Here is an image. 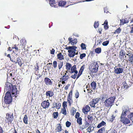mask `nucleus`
I'll return each instance as SVG.
<instances>
[{
  "mask_svg": "<svg viewBox=\"0 0 133 133\" xmlns=\"http://www.w3.org/2000/svg\"><path fill=\"white\" fill-rule=\"evenodd\" d=\"M103 25H104V28L105 30H107L108 29L109 26L107 20H106L105 21L104 24Z\"/></svg>",
  "mask_w": 133,
  "mask_h": 133,
  "instance_id": "nucleus-28",
  "label": "nucleus"
},
{
  "mask_svg": "<svg viewBox=\"0 0 133 133\" xmlns=\"http://www.w3.org/2000/svg\"><path fill=\"white\" fill-rule=\"evenodd\" d=\"M7 82L5 84V87L6 89L10 91L11 93L13 96H16L17 94V90L15 85H13L12 82Z\"/></svg>",
  "mask_w": 133,
  "mask_h": 133,
  "instance_id": "nucleus-2",
  "label": "nucleus"
},
{
  "mask_svg": "<svg viewBox=\"0 0 133 133\" xmlns=\"http://www.w3.org/2000/svg\"><path fill=\"white\" fill-rule=\"evenodd\" d=\"M67 102L66 101H64L62 105L63 108H65L66 107H67Z\"/></svg>",
  "mask_w": 133,
  "mask_h": 133,
  "instance_id": "nucleus-53",
  "label": "nucleus"
},
{
  "mask_svg": "<svg viewBox=\"0 0 133 133\" xmlns=\"http://www.w3.org/2000/svg\"><path fill=\"white\" fill-rule=\"evenodd\" d=\"M85 67V65L84 64L80 68L78 74L77 75L78 72L77 70L76 65H74L73 66H71L70 69V71L69 72L71 74H72L74 73V74L72 75L71 77L74 79H75L76 78L77 79L82 74V73L84 70Z\"/></svg>",
  "mask_w": 133,
  "mask_h": 133,
  "instance_id": "nucleus-1",
  "label": "nucleus"
},
{
  "mask_svg": "<svg viewBox=\"0 0 133 133\" xmlns=\"http://www.w3.org/2000/svg\"><path fill=\"white\" fill-rule=\"evenodd\" d=\"M71 123L68 121H67L66 122V126L67 127H70V126L71 125Z\"/></svg>",
  "mask_w": 133,
  "mask_h": 133,
  "instance_id": "nucleus-51",
  "label": "nucleus"
},
{
  "mask_svg": "<svg viewBox=\"0 0 133 133\" xmlns=\"http://www.w3.org/2000/svg\"><path fill=\"white\" fill-rule=\"evenodd\" d=\"M101 49L100 48H96L95 50V52L97 54H99L101 52Z\"/></svg>",
  "mask_w": 133,
  "mask_h": 133,
  "instance_id": "nucleus-42",
  "label": "nucleus"
},
{
  "mask_svg": "<svg viewBox=\"0 0 133 133\" xmlns=\"http://www.w3.org/2000/svg\"><path fill=\"white\" fill-rule=\"evenodd\" d=\"M77 122L79 125H81L82 124V119L81 117H79L77 118Z\"/></svg>",
  "mask_w": 133,
  "mask_h": 133,
  "instance_id": "nucleus-41",
  "label": "nucleus"
},
{
  "mask_svg": "<svg viewBox=\"0 0 133 133\" xmlns=\"http://www.w3.org/2000/svg\"><path fill=\"white\" fill-rule=\"evenodd\" d=\"M116 98L115 96L111 97L106 99L104 102V105L106 107H110L113 105Z\"/></svg>",
  "mask_w": 133,
  "mask_h": 133,
  "instance_id": "nucleus-3",
  "label": "nucleus"
},
{
  "mask_svg": "<svg viewBox=\"0 0 133 133\" xmlns=\"http://www.w3.org/2000/svg\"><path fill=\"white\" fill-rule=\"evenodd\" d=\"M44 82L45 84L48 85H51L53 84L52 81L48 77H45L44 80Z\"/></svg>",
  "mask_w": 133,
  "mask_h": 133,
  "instance_id": "nucleus-12",
  "label": "nucleus"
},
{
  "mask_svg": "<svg viewBox=\"0 0 133 133\" xmlns=\"http://www.w3.org/2000/svg\"><path fill=\"white\" fill-rule=\"evenodd\" d=\"M105 128L104 127L102 128L99 129L97 131V133H103L105 132Z\"/></svg>",
  "mask_w": 133,
  "mask_h": 133,
  "instance_id": "nucleus-38",
  "label": "nucleus"
},
{
  "mask_svg": "<svg viewBox=\"0 0 133 133\" xmlns=\"http://www.w3.org/2000/svg\"><path fill=\"white\" fill-rule=\"evenodd\" d=\"M41 105L44 109L48 108L50 105V103L48 100L42 102L41 103Z\"/></svg>",
  "mask_w": 133,
  "mask_h": 133,
  "instance_id": "nucleus-10",
  "label": "nucleus"
},
{
  "mask_svg": "<svg viewBox=\"0 0 133 133\" xmlns=\"http://www.w3.org/2000/svg\"><path fill=\"white\" fill-rule=\"evenodd\" d=\"M76 112V109L74 108L73 110L72 109L71 112V115L74 116Z\"/></svg>",
  "mask_w": 133,
  "mask_h": 133,
  "instance_id": "nucleus-52",
  "label": "nucleus"
},
{
  "mask_svg": "<svg viewBox=\"0 0 133 133\" xmlns=\"http://www.w3.org/2000/svg\"><path fill=\"white\" fill-rule=\"evenodd\" d=\"M87 118L89 120V121H92L93 119V117L91 115H88Z\"/></svg>",
  "mask_w": 133,
  "mask_h": 133,
  "instance_id": "nucleus-47",
  "label": "nucleus"
},
{
  "mask_svg": "<svg viewBox=\"0 0 133 133\" xmlns=\"http://www.w3.org/2000/svg\"><path fill=\"white\" fill-rule=\"evenodd\" d=\"M91 86V89L92 90H95L96 87V84L95 82L93 81L91 82L90 84Z\"/></svg>",
  "mask_w": 133,
  "mask_h": 133,
  "instance_id": "nucleus-23",
  "label": "nucleus"
},
{
  "mask_svg": "<svg viewBox=\"0 0 133 133\" xmlns=\"http://www.w3.org/2000/svg\"><path fill=\"white\" fill-rule=\"evenodd\" d=\"M131 30L130 31V34L131 35L133 33V27H131Z\"/></svg>",
  "mask_w": 133,
  "mask_h": 133,
  "instance_id": "nucleus-64",
  "label": "nucleus"
},
{
  "mask_svg": "<svg viewBox=\"0 0 133 133\" xmlns=\"http://www.w3.org/2000/svg\"><path fill=\"white\" fill-rule=\"evenodd\" d=\"M67 101L69 103V105L71 106L72 103L73 102V100L72 97H67Z\"/></svg>",
  "mask_w": 133,
  "mask_h": 133,
  "instance_id": "nucleus-27",
  "label": "nucleus"
},
{
  "mask_svg": "<svg viewBox=\"0 0 133 133\" xmlns=\"http://www.w3.org/2000/svg\"><path fill=\"white\" fill-rule=\"evenodd\" d=\"M57 57L58 59L60 60L64 59L63 55L62 54V53L60 52L57 55Z\"/></svg>",
  "mask_w": 133,
  "mask_h": 133,
  "instance_id": "nucleus-24",
  "label": "nucleus"
},
{
  "mask_svg": "<svg viewBox=\"0 0 133 133\" xmlns=\"http://www.w3.org/2000/svg\"><path fill=\"white\" fill-rule=\"evenodd\" d=\"M54 67L55 68L57 66V62L56 61H54L53 62Z\"/></svg>",
  "mask_w": 133,
  "mask_h": 133,
  "instance_id": "nucleus-56",
  "label": "nucleus"
},
{
  "mask_svg": "<svg viewBox=\"0 0 133 133\" xmlns=\"http://www.w3.org/2000/svg\"><path fill=\"white\" fill-rule=\"evenodd\" d=\"M75 51L74 50H68V51L69 52L68 56L70 57H73L76 54H78L77 52L76 54Z\"/></svg>",
  "mask_w": 133,
  "mask_h": 133,
  "instance_id": "nucleus-14",
  "label": "nucleus"
},
{
  "mask_svg": "<svg viewBox=\"0 0 133 133\" xmlns=\"http://www.w3.org/2000/svg\"><path fill=\"white\" fill-rule=\"evenodd\" d=\"M109 41H105L104 42L102 43V45L104 46H107L109 43Z\"/></svg>",
  "mask_w": 133,
  "mask_h": 133,
  "instance_id": "nucleus-49",
  "label": "nucleus"
},
{
  "mask_svg": "<svg viewBox=\"0 0 133 133\" xmlns=\"http://www.w3.org/2000/svg\"><path fill=\"white\" fill-rule=\"evenodd\" d=\"M21 43L23 45V49H23L25 48V45L26 44V42L25 40L24 39H22L21 41Z\"/></svg>",
  "mask_w": 133,
  "mask_h": 133,
  "instance_id": "nucleus-39",
  "label": "nucleus"
},
{
  "mask_svg": "<svg viewBox=\"0 0 133 133\" xmlns=\"http://www.w3.org/2000/svg\"><path fill=\"white\" fill-rule=\"evenodd\" d=\"M90 110V108L88 105H86L82 109L83 112L84 114H87V112H89Z\"/></svg>",
  "mask_w": 133,
  "mask_h": 133,
  "instance_id": "nucleus-15",
  "label": "nucleus"
},
{
  "mask_svg": "<svg viewBox=\"0 0 133 133\" xmlns=\"http://www.w3.org/2000/svg\"><path fill=\"white\" fill-rule=\"evenodd\" d=\"M58 65L59 69H60L62 68L63 65V62H60L58 63Z\"/></svg>",
  "mask_w": 133,
  "mask_h": 133,
  "instance_id": "nucleus-46",
  "label": "nucleus"
},
{
  "mask_svg": "<svg viewBox=\"0 0 133 133\" xmlns=\"http://www.w3.org/2000/svg\"><path fill=\"white\" fill-rule=\"evenodd\" d=\"M99 25V23L98 22H95L94 25V27L95 28H98Z\"/></svg>",
  "mask_w": 133,
  "mask_h": 133,
  "instance_id": "nucleus-48",
  "label": "nucleus"
},
{
  "mask_svg": "<svg viewBox=\"0 0 133 133\" xmlns=\"http://www.w3.org/2000/svg\"><path fill=\"white\" fill-rule=\"evenodd\" d=\"M12 49H15L17 51H18V47L16 45H14L12 47Z\"/></svg>",
  "mask_w": 133,
  "mask_h": 133,
  "instance_id": "nucleus-59",
  "label": "nucleus"
},
{
  "mask_svg": "<svg viewBox=\"0 0 133 133\" xmlns=\"http://www.w3.org/2000/svg\"><path fill=\"white\" fill-rule=\"evenodd\" d=\"M102 42V41L101 40L99 39V40H98L97 41V45H100V44H101V43Z\"/></svg>",
  "mask_w": 133,
  "mask_h": 133,
  "instance_id": "nucleus-62",
  "label": "nucleus"
},
{
  "mask_svg": "<svg viewBox=\"0 0 133 133\" xmlns=\"http://www.w3.org/2000/svg\"><path fill=\"white\" fill-rule=\"evenodd\" d=\"M6 118L7 120L6 122L8 123V124L10 123L11 124L14 119V116L13 114L12 113L11 114L9 113H7L6 114Z\"/></svg>",
  "mask_w": 133,
  "mask_h": 133,
  "instance_id": "nucleus-8",
  "label": "nucleus"
},
{
  "mask_svg": "<svg viewBox=\"0 0 133 133\" xmlns=\"http://www.w3.org/2000/svg\"><path fill=\"white\" fill-rule=\"evenodd\" d=\"M23 121L25 124H28V118L26 115H25L23 118Z\"/></svg>",
  "mask_w": 133,
  "mask_h": 133,
  "instance_id": "nucleus-37",
  "label": "nucleus"
},
{
  "mask_svg": "<svg viewBox=\"0 0 133 133\" xmlns=\"http://www.w3.org/2000/svg\"><path fill=\"white\" fill-rule=\"evenodd\" d=\"M127 55L128 56V60L129 62L132 64H133V54L128 52Z\"/></svg>",
  "mask_w": 133,
  "mask_h": 133,
  "instance_id": "nucleus-13",
  "label": "nucleus"
},
{
  "mask_svg": "<svg viewBox=\"0 0 133 133\" xmlns=\"http://www.w3.org/2000/svg\"><path fill=\"white\" fill-rule=\"evenodd\" d=\"M99 99V98H96L92 99L91 101L89 102L90 105L91 107L95 108V105L98 102Z\"/></svg>",
  "mask_w": 133,
  "mask_h": 133,
  "instance_id": "nucleus-9",
  "label": "nucleus"
},
{
  "mask_svg": "<svg viewBox=\"0 0 133 133\" xmlns=\"http://www.w3.org/2000/svg\"><path fill=\"white\" fill-rule=\"evenodd\" d=\"M79 96V92L78 91H77V92H76L75 94V97L76 98H78Z\"/></svg>",
  "mask_w": 133,
  "mask_h": 133,
  "instance_id": "nucleus-61",
  "label": "nucleus"
},
{
  "mask_svg": "<svg viewBox=\"0 0 133 133\" xmlns=\"http://www.w3.org/2000/svg\"><path fill=\"white\" fill-rule=\"evenodd\" d=\"M125 55V52L123 50H121L119 52V57L120 58H122Z\"/></svg>",
  "mask_w": 133,
  "mask_h": 133,
  "instance_id": "nucleus-25",
  "label": "nucleus"
},
{
  "mask_svg": "<svg viewBox=\"0 0 133 133\" xmlns=\"http://www.w3.org/2000/svg\"><path fill=\"white\" fill-rule=\"evenodd\" d=\"M12 101V98L10 92L9 91L7 92L6 93L4 99L5 103L7 104H10Z\"/></svg>",
  "mask_w": 133,
  "mask_h": 133,
  "instance_id": "nucleus-5",
  "label": "nucleus"
},
{
  "mask_svg": "<svg viewBox=\"0 0 133 133\" xmlns=\"http://www.w3.org/2000/svg\"><path fill=\"white\" fill-rule=\"evenodd\" d=\"M71 64L69 63H66L65 65L66 69V70H69V72L70 71V70L71 67Z\"/></svg>",
  "mask_w": 133,
  "mask_h": 133,
  "instance_id": "nucleus-22",
  "label": "nucleus"
},
{
  "mask_svg": "<svg viewBox=\"0 0 133 133\" xmlns=\"http://www.w3.org/2000/svg\"><path fill=\"white\" fill-rule=\"evenodd\" d=\"M90 67V69L92 72L96 73L98 71L99 66L97 62L95 61H92Z\"/></svg>",
  "mask_w": 133,
  "mask_h": 133,
  "instance_id": "nucleus-4",
  "label": "nucleus"
},
{
  "mask_svg": "<svg viewBox=\"0 0 133 133\" xmlns=\"http://www.w3.org/2000/svg\"><path fill=\"white\" fill-rule=\"evenodd\" d=\"M58 116V112H55L53 113V117L54 118H56Z\"/></svg>",
  "mask_w": 133,
  "mask_h": 133,
  "instance_id": "nucleus-43",
  "label": "nucleus"
},
{
  "mask_svg": "<svg viewBox=\"0 0 133 133\" xmlns=\"http://www.w3.org/2000/svg\"><path fill=\"white\" fill-rule=\"evenodd\" d=\"M62 127L61 124H57V126L55 129V130L57 132H60L62 130Z\"/></svg>",
  "mask_w": 133,
  "mask_h": 133,
  "instance_id": "nucleus-20",
  "label": "nucleus"
},
{
  "mask_svg": "<svg viewBox=\"0 0 133 133\" xmlns=\"http://www.w3.org/2000/svg\"><path fill=\"white\" fill-rule=\"evenodd\" d=\"M121 29L119 27L115 30L114 33V34H119L120 33L121 31Z\"/></svg>",
  "mask_w": 133,
  "mask_h": 133,
  "instance_id": "nucleus-44",
  "label": "nucleus"
},
{
  "mask_svg": "<svg viewBox=\"0 0 133 133\" xmlns=\"http://www.w3.org/2000/svg\"><path fill=\"white\" fill-rule=\"evenodd\" d=\"M66 4V2L63 1H61L58 2V4L59 6H63L65 5Z\"/></svg>",
  "mask_w": 133,
  "mask_h": 133,
  "instance_id": "nucleus-26",
  "label": "nucleus"
},
{
  "mask_svg": "<svg viewBox=\"0 0 133 133\" xmlns=\"http://www.w3.org/2000/svg\"><path fill=\"white\" fill-rule=\"evenodd\" d=\"M55 50L54 49L52 48V50L50 51V53L51 54H54Z\"/></svg>",
  "mask_w": 133,
  "mask_h": 133,
  "instance_id": "nucleus-63",
  "label": "nucleus"
},
{
  "mask_svg": "<svg viewBox=\"0 0 133 133\" xmlns=\"http://www.w3.org/2000/svg\"><path fill=\"white\" fill-rule=\"evenodd\" d=\"M10 72H10L7 74V76H9L10 77H13L15 75V74L14 73L12 74V73H11Z\"/></svg>",
  "mask_w": 133,
  "mask_h": 133,
  "instance_id": "nucleus-50",
  "label": "nucleus"
},
{
  "mask_svg": "<svg viewBox=\"0 0 133 133\" xmlns=\"http://www.w3.org/2000/svg\"><path fill=\"white\" fill-rule=\"evenodd\" d=\"M127 117L130 120H133V112H131L130 111V112Z\"/></svg>",
  "mask_w": 133,
  "mask_h": 133,
  "instance_id": "nucleus-34",
  "label": "nucleus"
},
{
  "mask_svg": "<svg viewBox=\"0 0 133 133\" xmlns=\"http://www.w3.org/2000/svg\"><path fill=\"white\" fill-rule=\"evenodd\" d=\"M81 46L82 50H86V46L85 45L84 43H82L81 45Z\"/></svg>",
  "mask_w": 133,
  "mask_h": 133,
  "instance_id": "nucleus-45",
  "label": "nucleus"
},
{
  "mask_svg": "<svg viewBox=\"0 0 133 133\" xmlns=\"http://www.w3.org/2000/svg\"><path fill=\"white\" fill-rule=\"evenodd\" d=\"M120 25H124V24L128 23L129 22L128 20H125L124 19H122L120 20Z\"/></svg>",
  "mask_w": 133,
  "mask_h": 133,
  "instance_id": "nucleus-21",
  "label": "nucleus"
},
{
  "mask_svg": "<svg viewBox=\"0 0 133 133\" xmlns=\"http://www.w3.org/2000/svg\"><path fill=\"white\" fill-rule=\"evenodd\" d=\"M12 62L15 64H16L17 63H18L20 66H21L23 64L21 59L19 57L17 58V61L13 60V61H12Z\"/></svg>",
  "mask_w": 133,
  "mask_h": 133,
  "instance_id": "nucleus-17",
  "label": "nucleus"
},
{
  "mask_svg": "<svg viewBox=\"0 0 133 133\" xmlns=\"http://www.w3.org/2000/svg\"><path fill=\"white\" fill-rule=\"evenodd\" d=\"M114 72L115 74H119L122 73L123 71V69L121 68H117V66H116L114 68Z\"/></svg>",
  "mask_w": 133,
  "mask_h": 133,
  "instance_id": "nucleus-11",
  "label": "nucleus"
},
{
  "mask_svg": "<svg viewBox=\"0 0 133 133\" xmlns=\"http://www.w3.org/2000/svg\"><path fill=\"white\" fill-rule=\"evenodd\" d=\"M72 91L71 90L69 92V94L68 95L67 97H72Z\"/></svg>",
  "mask_w": 133,
  "mask_h": 133,
  "instance_id": "nucleus-54",
  "label": "nucleus"
},
{
  "mask_svg": "<svg viewBox=\"0 0 133 133\" xmlns=\"http://www.w3.org/2000/svg\"><path fill=\"white\" fill-rule=\"evenodd\" d=\"M61 107V104L60 103L58 102V103H57L56 109H59Z\"/></svg>",
  "mask_w": 133,
  "mask_h": 133,
  "instance_id": "nucleus-57",
  "label": "nucleus"
},
{
  "mask_svg": "<svg viewBox=\"0 0 133 133\" xmlns=\"http://www.w3.org/2000/svg\"><path fill=\"white\" fill-rule=\"evenodd\" d=\"M94 127H93L92 126H91V125L89 126L87 128V130L89 133H90L94 130Z\"/></svg>",
  "mask_w": 133,
  "mask_h": 133,
  "instance_id": "nucleus-36",
  "label": "nucleus"
},
{
  "mask_svg": "<svg viewBox=\"0 0 133 133\" xmlns=\"http://www.w3.org/2000/svg\"><path fill=\"white\" fill-rule=\"evenodd\" d=\"M80 116V114L78 112H77L76 113L75 116V117L76 118H79V117Z\"/></svg>",
  "mask_w": 133,
  "mask_h": 133,
  "instance_id": "nucleus-60",
  "label": "nucleus"
},
{
  "mask_svg": "<svg viewBox=\"0 0 133 133\" xmlns=\"http://www.w3.org/2000/svg\"><path fill=\"white\" fill-rule=\"evenodd\" d=\"M89 123L87 121H85L84 123V124L82 126V128L83 129H86L88 127L89 125Z\"/></svg>",
  "mask_w": 133,
  "mask_h": 133,
  "instance_id": "nucleus-32",
  "label": "nucleus"
},
{
  "mask_svg": "<svg viewBox=\"0 0 133 133\" xmlns=\"http://www.w3.org/2000/svg\"><path fill=\"white\" fill-rule=\"evenodd\" d=\"M120 121L124 124L127 125L130 124L129 125V126H130L131 125L130 120L127 117H120Z\"/></svg>",
  "mask_w": 133,
  "mask_h": 133,
  "instance_id": "nucleus-7",
  "label": "nucleus"
},
{
  "mask_svg": "<svg viewBox=\"0 0 133 133\" xmlns=\"http://www.w3.org/2000/svg\"><path fill=\"white\" fill-rule=\"evenodd\" d=\"M69 78L68 75L66 73H65L64 75L60 79L61 80L63 81H67Z\"/></svg>",
  "mask_w": 133,
  "mask_h": 133,
  "instance_id": "nucleus-18",
  "label": "nucleus"
},
{
  "mask_svg": "<svg viewBox=\"0 0 133 133\" xmlns=\"http://www.w3.org/2000/svg\"><path fill=\"white\" fill-rule=\"evenodd\" d=\"M122 84H123V88L125 89H127L129 87V86L125 81L123 82Z\"/></svg>",
  "mask_w": 133,
  "mask_h": 133,
  "instance_id": "nucleus-33",
  "label": "nucleus"
},
{
  "mask_svg": "<svg viewBox=\"0 0 133 133\" xmlns=\"http://www.w3.org/2000/svg\"><path fill=\"white\" fill-rule=\"evenodd\" d=\"M130 109L128 107H125L122 109V111L120 117H128L130 112Z\"/></svg>",
  "mask_w": 133,
  "mask_h": 133,
  "instance_id": "nucleus-6",
  "label": "nucleus"
},
{
  "mask_svg": "<svg viewBox=\"0 0 133 133\" xmlns=\"http://www.w3.org/2000/svg\"><path fill=\"white\" fill-rule=\"evenodd\" d=\"M115 118V117L113 115H112L111 117V118H110L109 121L111 122H112L113 121Z\"/></svg>",
  "mask_w": 133,
  "mask_h": 133,
  "instance_id": "nucleus-58",
  "label": "nucleus"
},
{
  "mask_svg": "<svg viewBox=\"0 0 133 133\" xmlns=\"http://www.w3.org/2000/svg\"><path fill=\"white\" fill-rule=\"evenodd\" d=\"M61 112L64 115H66L67 114V112L65 108H63L62 109Z\"/></svg>",
  "mask_w": 133,
  "mask_h": 133,
  "instance_id": "nucleus-40",
  "label": "nucleus"
},
{
  "mask_svg": "<svg viewBox=\"0 0 133 133\" xmlns=\"http://www.w3.org/2000/svg\"><path fill=\"white\" fill-rule=\"evenodd\" d=\"M68 41H69V42L73 45L76 44L77 42L76 39L75 38L74 39L72 40V38L70 37L68 38Z\"/></svg>",
  "mask_w": 133,
  "mask_h": 133,
  "instance_id": "nucleus-16",
  "label": "nucleus"
},
{
  "mask_svg": "<svg viewBox=\"0 0 133 133\" xmlns=\"http://www.w3.org/2000/svg\"><path fill=\"white\" fill-rule=\"evenodd\" d=\"M54 95L53 92L51 90L47 91L46 93V96L49 97H52Z\"/></svg>",
  "mask_w": 133,
  "mask_h": 133,
  "instance_id": "nucleus-19",
  "label": "nucleus"
},
{
  "mask_svg": "<svg viewBox=\"0 0 133 133\" xmlns=\"http://www.w3.org/2000/svg\"><path fill=\"white\" fill-rule=\"evenodd\" d=\"M77 47L75 46L67 47L66 48V49L67 50L70 49V50H72L74 51H76V49H77Z\"/></svg>",
  "mask_w": 133,
  "mask_h": 133,
  "instance_id": "nucleus-31",
  "label": "nucleus"
},
{
  "mask_svg": "<svg viewBox=\"0 0 133 133\" xmlns=\"http://www.w3.org/2000/svg\"><path fill=\"white\" fill-rule=\"evenodd\" d=\"M105 124L106 123L104 121H103L98 124L97 127L98 128H99L102 126L105 125Z\"/></svg>",
  "mask_w": 133,
  "mask_h": 133,
  "instance_id": "nucleus-35",
  "label": "nucleus"
},
{
  "mask_svg": "<svg viewBox=\"0 0 133 133\" xmlns=\"http://www.w3.org/2000/svg\"><path fill=\"white\" fill-rule=\"evenodd\" d=\"M49 2L51 6L54 7H56V5H55V0H50Z\"/></svg>",
  "mask_w": 133,
  "mask_h": 133,
  "instance_id": "nucleus-29",
  "label": "nucleus"
},
{
  "mask_svg": "<svg viewBox=\"0 0 133 133\" xmlns=\"http://www.w3.org/2000/svg\"><path fill=\"white\" fill-rule=\"evenodd\" d=\"M86 56V54L85 53H83L81 54L80 56V58L81 59H82L85 57Z\"/></svg>",
  "mask_w": 133,
  "mask_h": 133,
  "instance_id": "nucleus-55",
  "label": "nucleus"
},
{
  "mask_svg": "<svg viewBox=\"0 0 133 133\" xmlns=\"http://www.w3.org/2000/svg\"><path fill=\"white\" fill-rule=\"evenodd\" d=\"M15 80V79L13 77H10L9 76H7V82H14Z\"/></svg>",
  "mask_w": 133,
  "mask_h": 133,
  "instance_id": "nucleus-30",
  "label": "nucleus"
}]
</instances>
